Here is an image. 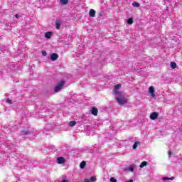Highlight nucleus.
<instances>
[{"label":"nucleus","mask_w":182,"mask_h":182,"mask_svg":"<svg viewBox=\"0 0 182 182\" xmlns=\"http://www.w3.org/2000/svg\"><path fill=\"white\" fill-rule=\"evenodd\" d=\"M65 85V81L60 82L54 88V92L55 93H58V92H60V90H62V87H63Z\"/></svg>","instance_id":"2"},{"label":"nucleus","mask_w":182,"mask_h":182,"mask_svg":"<svg viewBox=\"0 0 182 182\" xmlns=\"http://www.w3.org/2000/svg\"><path fill=\"white\" fill-rule=\"evenodd\" d=\"M62 182H68V180L64 179L62 181Z\"/></svg>","instance_id":"31"},{"label":"nucleus","mask_w":182,"mask_h":182,"mask_svg":"<svg viewBox=\"0 0 182 182\" xmlns=\"http://www.w3.org/2000/svg\"><path fill=\"white\" fill-rule=\"evenodd\" d=\"M58 58H59V55H58L56 53L51 54V56H50L51 60L55 61L58 59Z\"/></svg>","instance_id":"12"},{"label":"nucleus","mask_w":182,"mask_h":182,"mask_svg":"<svg viewBox=\"0 0 182 182\" xmlns=\"http://www.w3.org/2000/svg\"><path fill=\"white\" fill-rule=\"evenodd\" d=\"M139 146V141H136V142L134 144L132 149H133L134 150H136V149H137V146Z\"/></svg>","instance_id":"18"},{"label":"nucleus","mask_w":182,"mask_h":182,"mask_svg":"<svg viewBox=\"0 0 182 182\" xmlns=\"http://www.w3.org/2000/svg\"><path fill=\"white\" fill-rule=\"evenodd\" d=\"M120 87H122L121 84H117L114 86V95H116V92H117L118 93H120V91H119V89H120Z\"/></svg>","instance_id":"7"},{"label":"nucleus","mask_w":182,"mask_h":182,"mask_svg":"<svg viewBox=\"0 0 182 182\" xmlns=\"http://www.w3.org/2000/svg\"><path fill=\"white\" fill-rule=\"evenodd\" d=\"M171 68L172 69H176V68H177V64L174 62H171Z\"/></svg>","instance_id":"14"},{"label":"nucleus","mask_w":182,"mask_h":182,"mask_svg":"<svg viewBox=\"0 0 182 182\" xmlns=\"http://www.w3.org/2000/svg\"><path fill=\"white\" fill-rule=\"evenodd\" d=\"M173 180H174V176H172L171 178L164 176L162 177L163 182H172Z\"/></svg>","instance_id":"5"},{"label":"nucleus","mask_w":182,"mask_h":182,"mask_svg":"<svg viewBox=\"0 0 182 182\" xmlns=\"http://www.w3.org/2000/svg\"><path fill=\"white\" fill-rule=\"evenodd\" d=\"M90 182H96V177L95 176H91L90 179Z\"/></svg>","instance_id":"22"},{"label":"nucleus","mask_w":182,"mask_h":182,"mask_svg":"<svg viewBox=\"0 0 182 182\" xmlns=\"http://www.w3.org/2000/svg\"><path fill=\"white\" fill-rule=\"evenodd\" d=\"M159 117V113L157 112H152L150 115L151 120H156Z\"/></svg>","instance_id":"6"},{"label":"nucleus","mask_w":182,"mask_h":182,"mask_svg":"<svg viewBox=\"0 0 182 182\" xmlns=\"http://www.w3.org/2000/svg\"><path fill=\"white\" fill-rule=\"evenodd\" d=\"M21 136H25V134H29V132H28V131H22L21 132Z\"/></svg>","instance_id":"21"},{"label":"nucleus","mask_w":182,"mask_h":182,"mask_svg":"<svg viewBox=\"0 0 182 182\" xmlns=\"http://www.w3.org/2000/svg\"><path fill=\"white\" fill-rule=\"evenodd\" d=\"M60 25H62V21L56 20L55 21V26L56 29H60Z\"/></svg>","instance_id":"11"},{"label":"nucleus","mask_w":182,"mask_h":182,"mask_svg":"<svg viewBox=\"0 0 182 182\" xmlns=\"http://www.w3.org/2000/svg\"><path fill=\"white\" fill-rule=\"evenodd\" d=\"M57 163L58 164H63L65 163V158H63V157H58L57 159Z\"/></svg>","instance_id":"9"},{"label":"nucleus","mask_w":182,"mask_h":182,"mask_svg":"<svg viewBox=\"0 0 182 182\" xmlns=\"http://www.w3.org/2000/svg\"><path fill=\"white\" fill-rule=\"evenodd\" d=\"M41 53H42L43 56H46V55H47L46 51H45V50H42Z\"/></svg>","instance_id":"26"},{"label":"nucleus","mask_w":182,"mask_h":182,"mask_svg":"<svg viewBox=\"0 0 182 182\" xmlns=\"http://www.w3.org/2000/svg\"><path fill=\"white\" fill-rule=\"evenodd\" d=\"M176 82H178V78L176 79Z\"/></svg>","instance_id":"33"},{"label":"nucleus","mask_w":182,"mask_h":182,"mask_svg":"<svg viewBox=\"0 0 182 182\" xmlns=\"http://www.w3.org/2000/svg\"><path fill=\"white\" fill-rule=\"evenodd\" d=\"M155 90H154V87L153 86H151L149 87V93H150L151 97H156V95L154 94L155 93Z\"/></svg>","instance_id":"4"},{"label":"nucleus","mask_w":182,"mask_h":182,"mask_svg":"<svg viewBox=\"0 0 182 182\" xmlns=\"http://www.w3.org/2000/svg\"><path fill=\"white\" fill-rule=\"evenodd\" d=\"M15 18H16V19H19V15L16 14V15H15Z\"/></svg>","instance_id":"28"},{"label":"nucleus","mask_w":182,"mask_h":182,"mask_svg":"<svg viewBox=\"0 0 182 182\" xmlns=\"http://www.w3.org/2000/svg\"><path fill=\"white\" fill-rule=\"evenodd\" d=\"M132 6H134V8H139V6H140V4L137 2H134L132 3Z\"/></svg>","instance_id":"15"},{"label":"nucleus","mask_w":182,"mask_h":182,"mask_svg":"<svg viewBox=\"0 0 182 182\" xmlns=\"http://www.w3.org/2000/svg\"><path fill=\"white\" fill-rule=\"evenodd\" d=\"M1 52H5L6 50H5V48H1Z\"/></svg>","instance_id":"30"},{"label":"nucleus","mask_w":182,"mask_h":182,"mask_svg":"<svg viewBox=\"0 0 182 182\" xmlns=\"http://www.w3.org/2000/svg\"><path fill=\"white\" fill-rule=\"evenodd\" d=\"M168 155H169V156H171V151H169V152H168Z\"/></svg>","instance_id":"32"},{"label":"nucleus","mask_w":182,"mask_h":182,"mask_svg":"<svg viewBox=\"0 0 182 182\" xmlns=\"http://www.w3.org/2000/svg\"><path fill=\"white\" fill-rule=\"evenodd\" d=\"M60 4L63 5H67L68 2H69L68 0H60Z\"/></svg>","instance_id":"17"},{"label":"nucleus","mask_w":182,"mask_h":182,"mask_svg":"<svg viewBox=\"0 0 182 182\" xmlns=\"http://www.w3.org/2000/svg\"><path fill=\"white\" fill-rule=\"evenodd\" d=\"M135 167H136V165L132 164L129 167L124 168V171H127V173H129V171H130L131 173H133L134 171Z\"/></svg>","instance_id":"3"},{"label":"nucleus","mask_w":182,"mask_h":182,"mask_svg":"<svg viewBox=\"0 0 182 182\" xmlns=\"http://www.w3.org/2000/svg\"><path fill=\"white\" fill-rule=\"evenodd\" d=\"M127 23H128L129 25H132V23H133V18H129V19L127 20Z\"/></svg>","instance_id":"23"},{"label":"nucleus","mask_w":182,"mask_h":182,"mask_svg":"<svg viewBox=\"0 0 182 182\" xmlns=\"http://www.w3.org/2000/svg\"><path fill=\"white\" fill-rule=\"evenodd\" d=\"M110 181L111 182H117V180H116V178L112 177V178H110Z\"/></svg>","instance_id":"25"},{"label":"nucleus","mask_w":182,"mask_h":182,"mask_svg":"<svg viewBox=\"0 0 182 182\" xmlns=\"http://www.w3.org/2000/svg\"><path fill=\"white\" fill-rule=\"evenodd\" d=\"M84 182H90V181H89V179H85Z\"/></svg>","instance_id":"29"},{"label":"nucleus","mask_w":182,"mask_h":182,"mask_svg":"<svg viewBox=\"0 0 182 182\" xmlns=\"http://www.w3.org/2000/svg\"><path fill=\"white\" fill-rule=\"evenodd\" d=\"M145 166H147V162L143 161V162L140 164L139 167H140L141 168H143V167H145Z\"/></svg>","instance_id":"19"},{"label":"nucleus","mask_w":182,"mask_h":182,"mask_svg":"<svg viewBox=\"0 0 182 182\" xmlns=\"http://www.w3.org/2000/svg\"><path fill=\"white\" fill-rule=\"evenodd\" d=\"M89 16L91 18H95V16H96V11H95L94 9H91L89 12Z\"/></svg>","instance_id":"10"},{"label":"nucleus","mask_w":182,"mask_h":182,"mask_svg":"<svg viewBox=\"0 0 182 182\" xmlns=\"http://www.w3.org/2000/svg\"><path fill=\"white\" fill-rule=\"evenodd\" d=\"M91 113L92 114H93V116H97V113H99V110H97V108L94 107L91 109Z\"/></svg>","instance_id":"8"},{"label":"nucleus","mask_w":182,"mask_h":182,"mask_svg":"<svg viewBox=\"0 0 182 182\" xmlns=\"http://www.w3.org/2000/svg\"><path fill=\"white\" fill-rule=\"evenodd\" d=\"M6 103H9V105H12V100L7 98L6 99Z\"/></svg>","instance_id":"24"},{"label":"nucleus","mask_w":182,"mask_h":182,"mask_svg":"<svg viewBox=\"0 0 182 182\" xmlns=\"http://www.w3.org/2000/svg\"><path fill=\"white\" fill-rule=\"evenodd\" d=\"M115 99L118 102L119 105H126L127 103V98L124 97L121 92L116 91L115 92Z\"/></svg>","instance_id":"1"},{"label":"nucleus","mask_w":182,"mask_h":182,"mask_svg":"<svg viewBox=\"0 0 182 182\" xmlns=\"http://www.w3.org/2000/svg\"><path fill=\"white\" fill-rule=\"evenodd\" d=\"M178 79H181V80H182V79H181V78H180V77H179V78H178Z\"/></svg>","instance_id":"34"},{"label":"nucleus","mask_w":182,"mask_h":182,"mask_svg":"<svg viewBox=\"0 0 182 182\" xmlns=\"http://www.w3.org/2000/svg\"><path fill=\"white\" fill-rule=\"evenodd\" d=\"M85 166H86V162H85V161H82V162L80 163V167L81 168H83L85 167Z\"/></svg>","instance_id":"20"},{"label":"nucleus","mask_w":182,"mask_h":182,"mask_svg":"<svg viewBox=\"0 0 182 182\" xmlns=\"http://www.w3.org/2000/svg\"><path fill=\"white\" fill-rule=\"evenodd\" d=\"M45 38H46V39H50V38H52V32L50 31L46 32L45 33Z\"/></svg>","instance_id":"13"},{"label":"nucleus","mask_w":182,"mask_h":182,"mask_svg":"<svg viewBox=\"0 0 182 182\" xmlns=\"http://www.w3.org/2000/svg\"><path fill=\"white\" fill-rule=\"evenodd\" d=\"M10 144H11V141H7V143L6 144V145L8 146H11Z\"/></svg>","instance_id":"27"},{"label":"nucleus","mask_w":182,"mask_h":182,"mask_svg":"<svg viewBox=\"0 0 182 182\" xmlns=\"http://www.w3.org/2000/svg\"><path fill=\"white\" fill-rule=\"evenodd\" d=\"M76 124V121H71L69 122V126L70 127H73V126H75Z\"/></svg>","instance_id":"16"}]
</instances>
